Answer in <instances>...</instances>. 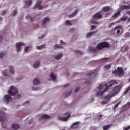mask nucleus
<instances>
[{
  "mask_svg": "<svg viewBox=\"0 0 130 130\" xmlns=\"http://www.w3.org/2000/svg\"><path fill=\"white\" fill-rule=\"evenodd\" d=\"M113 86V82L110 81L107 83H105V85L103 84H101L99 85V86H98V88L100 90H101L103 88H104V87H105V89L104 90L102 91V92H98L96 93L95 95L96 97H98L99 96H102L105 92H106L108 90V89Z\"/></svg>",
  "mask_w": 130,
  "mask_h": 130,
  "instance_id": "1",
  "label": "nucleus"
},
{
  "mask_svg": "<svg viewBox=\"0 0 130 130\" xmlns=\"http://www.w3.org/2000/svg\"><path fill=\"white\" fill-rule=\"evenodd\" d=\"M114 74L115 75V77L121 78L124 76V70H123L122 67H118L117 69L114 70Z\"/></svg>",
  "mask_w": 130,
  "mask_h": 130,
  "instance_id": "2",
  "label": "nucleus"
},
{
  "mask_svg": "<svg viewBox=\"0 0 130 130\" xmlns=\"http://www.w3.org/2000/svg\"><path fill=\"white\" fill-rule=\"evenodd\" d=\"M110 47L109 43L107 42H102L98 43L96 47L94 48H97L98 50H102L104 48H109Z\"/></svg>",
  "mask_w": 130,
  "mask_h": 130,
  "instance_id": "3",
  "label": "nucleus"
},
{
  "mask_svg": "<svg viewBox=\"0 0 130 130\" xmlns=\"http://www.w3.org/2000/svg\"><path fill=\"white\" fill-rule=\"evenodd\" d=\"M18 93V90L16 88V86H12L10 87V89L8 91V94L10 96H16V95Z\"/></svg>",
  "mask_w": 130,
  "mask_h": 130,
  "instance_id": "4",
  "label": "nucleus"
},
{
  "mask_svg": "<svg viewBox=\"0 0 130 130\" xmlns=\"http://www.w3.org/2000/svg\"><path fill=\"white\" fill-rule=\"evenodd\" d=\"M41 4L42 2L41 1H37V2H36V4L35 5V7L32 8V9H38V10H43L44 9V7L41 5Z\"/></svg>",
  "mask_w": 130,
  "mask_h": 130,
  "instance_id": "5",
  "label": "nucleus"
},
{
  "mask_svg": "<svg viewBox=\"0 0 130 130\" xmlns=\"http://www.w3.org/2000/svg\"><path fill=\"white\" fill-rule=\"evenodd\" d=\"M102 18H103V15H102L101 12L100 11L93 15V19L94 20H101Z\"/></svg>",
  "mask_w": 130,
  "mask_h": 130,
  "instance_id": "6",
  "label": "nucleus"
},
{
  "mask_svg": "<svg viewBox=\"0 0 130 130\" xmlns=\"http://www.w3.org/2000/svg\"><path fill=\"white\" fill-rule=\"evenodd\" d=\"M6 120V116L3 111H0V122H2V125L3 126V122Z\"/></svg>",
  "mask_w": 130,
  "mask_h": 130,
  "instance_id": "7",
  "label": "nucleus"
},
{
  "mask_svg": "<svg viewBox=\"0 0 130 130\" xmlns=\"http://www.w3.org/2000/svg\"><path fill=\"white\" fill-rule=\"evenodd\" d=\"M3 101L5 103L9 104V102L12 101V97L9 95H5Z\"/></svg>",
  "mask_w": 130,
  "mask_h": 130,
  "instance_id": "8",
  "label": "nucleus"
},
{
  "mask_svg": "<svg viewBox=\"0 0 130 130\" xmlns=\"http://www.w3.org/2000/svg\"><path fill=\"white\" fill-rule=\"evenodd\" d=\"M25 44L22 42H19L18 43H16L15 45V47L16 48V51L17 52H19L21 50V46H24Z\"/></svg>",
  "mask_w": 130,
  "mask_h": 130,
  "instance_id": "9",
  "label": "nucleus"
},
{
  "mask_svg": "<svg viewBox=\"0 0 130 130\" xmlns=\"http://www.w3.org/2000/svg\"><path fill=\"white\" fill-rule=\"evenodd\" d=\"M71 114L68 115V116H67V117H62V116H58V119L59 120L62 121H64V122H66L68 121V120L69 118H70V117H71Z\"/></svg>",
  "mask_w": 130,
  "mask_h": 130,
  "instance_id": "10",
  "label": "nucleus"
},
{
  "mask_svg": "<svg viewBox=\"0 0 130 130\" xmlns=\"http://www.w3.org/2000/svg\"><path fill=\"white\" fill-rule=\"evenodd\" d=\"M80 124V122L79 121L75 122L73 123H72V124H71V126H70V128L73 129L77 128Z\"/></svg>",
  "mask_w": 130,
  "mask_h": 130,
  "instance_id": "11",
  "label": "nucleus"
},
{
  "mask_svg": "<svg viewBox=\"0 0 130 130\" xmlns=\"http://www.w3.org/2000/svg\"><path fill=\"white\" fill-rule=\"evenodd\" d=\"M120 88L119 85L114 87V96L116 95V94L120 92Z\"/></svg>",
  "mask_w": 130,
  "mask_h": 130,
  "instance_id": "12",
  "label": "nucleus"
},
{
  "mask_svg": "<svg viewBox=\"0 0 130 130\" xmlns=\"http://www.w3.org/2000/svg\"><path fill=\"white\" fill-rule=\"evenodd\" d=\"M110 10H111V7H110L109 6H106L102 8V11L103 12H108Z\"/></svg>",
  "mask_w": 130,
  "mask_h": 130,
  "instance_id": "13",
  "label": "nucleus"
},
{
  "mask_svg": "<svg viewBox=\"0 0 130 130\" xmlns=\"http://www.w3.org/2000/svg\"><path fill=\"white\" fill-rule=\"evenodd\" d=\"M50 22V18L49 17H45L43 21V25H46L47 23Z\"/></svg>",
  "mask_w": 130,
  "mask_h": 130,
  "instance_id": "14",
  "label": "nucleus"
},
{
  "mask_svg": "<svg viewBox=\"0 0 130 130\" xmlns=\"http://www.w3.org/2000/svg\"><path fill=\"white\" fill-rule=\"evenodd\" d=\"M51 118V116L46 114H44L42 115V116H41V117L40 118V120H43V119H49Z\"/></svg>",
  "mask_w": 130,
  "mask_h": 130,
  "instance_id": "15",
  "label": "nucleus"
},
{
  "mask_svg": "<svg viewBox=\"0 0 130 130\" xmlns=\"http://www.w3.org/2000/svg\"><path fill=\"white\" fill-rule=\"evenodd\" d=\"M130 9V5L128 6L123 5L120 7V10H129Z\"/></svg>",
  "mask_w": 130,
  "mask_h": 130,
  "instance_id": "16",
  "label": "nucleus"
},
{
  "mask_svg": "<svg viewBox=\"0 0 130 130\" xmlns=\"http://www.w3.org/2000/svg\"><path fill=\"white\" fill-rule=\"evenodd\" d=\"M33 84L34 85H37L40 84V80L38 78H35V80H34Z\"/></svg>",
  "mask_w": 130,
  "mask_h": 130,
  "instance_id": "17",
  "label": "nucleus"
},
{
  "mask_svg": "<svg viewBox=\"0 0 130 130\" xmlns=\"http://www.w3.org/2000/svg\"><path fill=\"white\" fill-rule=\"evenodd\" d=\"M12 128L13 129L17 130L20 128V126L19 124H12Z\"/></svg>",
  "mask_w": 130,
  "mask_h": 130,
  "instance_id": "18",
  "label": "nucleus"
},
{
  "mask_svg": "<svg viewBox=\"0 0 130 130\" xmlns=\"http://www.w3.org/2000/svg\"><path fill=\"white\" fill-rule=\"evenodd\" d=\"M78 10L77 9L75 10V12H74L73 13H72L71 15H69V17L70 18H73L74 16H76V15L78 14Z\"/></svg>",
  "mask_w": 130,
  "mask_h": 130,
  "instance_id": "19",
  "label": "nucleus"
},
{
  "mask_svg": "<svg viewBox=\"0 0 130 130\" xmlns=\"http://www.w3.org/2000/svg\"><path fill=\"white\" fill-rule=\"evenodd\" d=\"M97 32V30L93 32H89L86 34V38H89L91 36L93 35V34H94Z\"/></svg>",
  "mask_w": 130,
  "mask_h": 130,
  "instance_id": "20",
  "label": "nucleus"
},
{
  "mask_svg": "<svg viewBox=\"0 0 130 130\" xmlns=\"http://www.w3.org/2000/svg\"><path fill=\"white\" fill-rule=\"evenodd\" d=\"M40 64V61L38 60L36 62H35V63H34V68H39Z\"/></svg>",
  "mask_w": 130,
  "mask_h": 130,
  "instance_id": "21",
  "label": "nucleus"
},
{
  "mask_svg": "<svg viewBox=\"0 0 130 130\" xmlns=\"http://www.w3.org/2000/svg\"><path fill=\"white\" fill-rule=\"evenodd\" d=\"M111 126V124L104 125V126H103V130H108V129H109Z\"/></svg>",
  "mask_w": 130,
  "mask_h": 130,
  "instance_id": "22",
  "label": "nucleus"
},
{
  "mask_svg": "<svg viewBox=\"0 0 130 130\" xmlns=\"http://www.w3.org/2000/svg\"><path fill=\"white\" fill-rule=\"evenodd\" d=\"M62 57V54H58L55 57V59L59 60Z\"/></svg>",
  "mask_w": 130,
  "mask_h": 130,
  "instance_id": "23",
  "label": "nucleus"
},
{
  "mask_svg": "<svg viewBox=\"0 0 130 130\" xmlns=\"http://www.w3.org/2000/svg\"><path fill=\"white\" fill-rule=\"evenodd\" d=\"M113 96H114V94L113 93H112V94H108L107 95H106V96H104V98L106 100H108V99H110L111 98H112Z\"/></svg>",
  "mask_w": 130,
  "mask_h": 130,
  "instance_id": "24",
  "label": "nucleus"
},
{
  "mask_svg": "<svg viewBox=\"0 0 130 130\" xmlns=\"http://www.w3.org/2000/svg\"><path fill=\"white\" fill-rule=\"evenodd\" d=\"M46 45L45 44L42 45L41 46H37L36 48L38 50H42L43 48H45Z\"/></svg>",
  "mask_w": 130,
  "mask_h": 130,
  "instance_id": "25",
  "label": "nucleus"
},
{
  "mask_svg": "<svg viewBox=\"0 0 130 130\" xmlns=\"http://www.w3.org/2000/svg\"><path fill=\"white\" fill-rule=\"evenodd\" d=\"M25 18L26 19H30V22H33L35 20V18L34 17H31L29 15H26Z\"/></svg>",
  "mask_w": 130,
  "mask_h": 130,
  "instance_id": "26",
  "label": "nucleus"
},
{
  "mask_svg": "<svg viewBox=\"0 0 130 130\" xmlns=\"http://www.w3.org/2000/svg\"><path fill=\"white\" fill-rule=\"evenodd\" d=\"M32 2L31 0L25 1V5L28 7H30L31 5Z\"/></svg>",
  "mask_w": 130,
  "mask_h": 130,
  "instance_id": "27",
  "label": "nucleus"
},
{
  "mask_svg": "<svg viewBox=\"0 0 130 130\" xmlns=\"http://www.w3.org/2000/svg\"><path fill=\"white\" fill-rule=\"evenodd\" d=\"M50 77L51 78L52 81H55V80H56V76L53 73H50Z\"/></svg>",
  "mask_w": 130,
  "mask_h": 130,
  "instance_id": "28",
  "label": "nucleus"
},
{
  "mask_svg": "<svg viewBox=\"0 0 130 130\" xmlns=\"http://www.w3.org/2000/svg\"><path fill=\"white\" fill-rule=\"evenodd\" d=\"M111 65L110 64H108L107 65H105L104 67V69H105V70H108L110 68H111Z\"/></svg>",
  "mask_w": 130,
  "mask_h": 130,
  "instance_id": "29",
  "label": "nucleus"
},
{
  "mask_svg": "<svg viewBox=\"0 0 130 130\" xmlns=\"http://www.w3.org/2000/svg\"><path fill=\"white\" fill-rule=\"evenodd\" d=\"M7 71H8L7 70H5L3 71V72H2V75L5 77L8 76Z\"/></svg>",
  "mask_w": 130,
  "mask_h": 130,
  "instance_id": "30",
  "label": "nucleus"
},
{
  "mask_svg": "<svg viewBox=\"0 0 130 130\" xmlns=\"http://www.w3.org/2000/svg\"><path fill=\"white\" fill-rule=\"evenodd\" d=\"M129 90H130V86L127 87V89H126V90H125V92H124L123 95H125L127 93H128V91Z\"/></svg>",
  "mask_w": 130,
  "mask_h": 130,
  "instance_id": "31",
  "label": "nucleus"
},
{
  "mask_svg": "<svg viewBox=\"0 0 130 130\" xmlns=\"http://www.w3.org/2000/svg\"><path fill=\"white\" fill-rule=\"evenodd\" d=\"M54 48L56 49H62V46L56 44L55 46H54Z\"/></svg>",
  "mask_w": 130,
  "mask_h": 130,
  "instance_id": "32",
  "label": "nucleus"
},
{
  "mask_svg": "<svg viewBox=\"0 0 130 130\" xmlns=\"http://www.w3.org/2000/svg\"><path fill=\"white\" fill-rule=\"evenodd\" d=\"M120 11H119L117 13L114 14V18H116L117 17L120 16Z\"/></svg>",
  "mask_w": 130,
  "mask_h": 130,
  "instance_id": "33",
  "label": "nucleus"
},
{
  "mask_svg": "<svg viewBox=\"0 0 130 130\" xmlns=\"http://www.w3.org/2000/svg\"><path fill=\"white\" fill-rule=\"evenodd\" d=\"M93 75V72H90L88 74H86V77H90Z\"/></svg>",
  "mask_w": 130,
  "mask_h": 130,
  "instance_id": "34",
  "label": "nucleus"
},
{
  "mask_svg": "<svg viewBox=\"0 0 130 130\" xmlns=\"http://www.w3.org/2000/svg\"><path fill=\"white\" fill-rule=\"evenodd\" d=\"M9 71L13 75L15 73V72H14V69L13 68V67L10 66V70H9Z\"/></svg>",
  "mask_w": 130,
  "mask_h": 130,
  "instance_id": "35",
  "label": "nucleus"
},
{
  "mask_svg": "<svg viewBox=\"0 0 130 130\" xmlns=\"http://www.w3.org/2000/svg\"><path fill=\"white\" fill-rule=\"evenodd\" d=\"M128 19V18L127 17H121V18L120 19V21H125Z\"/></svg>",
  "mask_w": 130,
  "mask_h": 130,
  "instance_id": "36",
  "label": "nucleus"
},
{
  "mask_svg": "<svg viewBox=\"0 0 130 130\" xmlns=\"http://www.w3.org/2000/svg\"><path fill=\"white\" fill-rule=\"evenodd\" d=\"M90 50H91V51H93V52H96L97 51L99 50L96 48L93 47L92 49H90Z\"/></svg>",
  "mask_w": 130,
  "mask_h": 130,
  "instance_id": "37",
  "label": "nucleus"
},
{
  "mask_svg": "<svg viewBox=\"0 0 130 130\" xmlns=\"http://www.w3.org/2000/svg\"><path fill=\"white\" fill-rule=\"evenodd\" d=\"M125 37L126 38H129L130 37V32H127L126 33H125Z\"/></svg>",
  "mask_w": 130,
  "mask_h": 130,
  "instance_id": "38",
  "label": "nucleus"
},
{
  "mask_svg": "<svg viewBox=\"0 0 130 130\" xmlns=\"http://www.w3.org/2000/svg\"><path fill=\"white\" fill-rule=\"evenodd\" d=\"M75 52L78 54H80V55H83V53L81 51H75Z\"/></svg>",
  "mask_w": 130,
  "mask_h": 130,
  "instance_id": "39",
  "label": "nucleus"
},
{
  "mask_svg": "<svg viewBox=\"0 0 130 130\" xmlns=\"http://www.w3.org/2000/svg\"><path fill=\"white\" fill-rule=\"evenodd\" d=\"M66 23L67 25H71V23L70 20H67Z\"/></svg>",
  "mask_w": 130,
  "mask_h": 130,
  "instance_id": "40",
  "label": "nucleus"
},
{
  "mask_svg": "<svg viewBox=\"0 0 130 130\" xmlns=\"http://www.w3.org/2000/svg\"><path fill=\"white\" fill-rule=\"evenodd\" d=\"M16 14H17V11L16 9L14 10V12H13V16H16Z\"/></svg>",
  "mask_w": 130,
  "mask_h": 130,
  "instance_id": "41",
  "label": "nucleus"
},
{
  "mask_svg": "<svg viewBox=\"0 0 130 130\" xmlns=\"http://www.w3.org/2000/svg\"><path fill=\"white\" fill-rule=\"evenodd\" d=\"M21 98V94H18L15 96V100H18L19 98Z\"/></svg>",
  "mask_w": 130,
  "mask_h": 130,
  "instance_id": "42",
  "label": "nucleus"
},
{
  "mask_svg": "<svg viewBox=\"0 0 130 130\" xmlns=\"http://www.w3.org/2000/svg\"><path fill=\"white\" fill-rule=\"evenodd\" d=\"M71 91H70V92L67 93L66 98H67L68 96H71Z\"/></svg>",
  "mask_w": 130,
  "mask_h": 130,
  "instance_id": "43",
  "label": "nucleus"
},
{
  "mask_svg": "<svg viewBox=\"0 0 130 130\" xmlns=\"http://www.w3.org/2000/svg\"><path fill=\"white\" fill-rule=\"evenodd\" d=\"M122 27L121 26H117L114 28V30H116L117 29H121Z\"/></svg>",
  "mask_w": 130,
  "mask_h": 130,
  "instance_id": "44",
  "label": "nucleus"
},
{
  "mask_svg": "<svg viewBox=\"0 0 130 130\" xmlns=\"http://www.w3.org/2000/svg\"><path fill=\"white\" fill-rule=\"evenodd\" d=\"M60 45H66V43L65 42H63L62 40H60Z\"/></svg>",
  "mask_w": 130,
  "mask_h": 130,
  "instance_id": "45",
  "label": "nucleus"
},
{
  "mask_svg": "<svg viewBox=\"0 0 130 130\" xmlns=\"http://www.w3.org/2000/svg\"><path fill=\"white\" fill-rule=\"evenodd\" d=\"M30 48V47H26L24 48V52H27L28 49Z\"/></svg>",
  "mask_w": 130,
  "mask_h": 130,
  "instance_id": "46",
  "label": "nucleus"
},
{
  "mask_svg": "<svg viewBox=\"0 0 130 130\" xmlns=\"http://www.w3.org/2000/svg\"><path fill=\"white\" fill-rule=\"evenodd\" d=\"M4 56V53L3 52L0 53V58H3Z\"/></svg>",
  "mask_w": 130,
  "mask_h": 130,
  "instance_id": "47",
  "label": "nucleus"
},
{
  "mask_svg": "<svg viewBox=\"0 0 130 130\" xmlns=\"http://www.w3.org/2000/svg\"><path fill=\"white\" fill-rule=\"evenodd\" d=\"M130 129V125H128L127 127H125V128H123V130H129Z\"/></svg>",
  "mask_w": 130,
  "mask_h": 130,
  "instance_id": "48",
  "label": "nucleus"
},
{
  "mask_svg": "<svg viewBox=\"0 0 130 130\" xmlns=\"http://www.w3.org/2000/svg\"><path fill=\"white\" fill-rule=\"evenodd\" d=\"M109 58H104L103 60L105 61L108 62L109 61Z\"/></svg>",
  "mask_w": 130,
  "mask_h": 130,
  "instance_id": "49",
  "label": "nucleus"
},
{
  "mask_svg": "<svg viewBox=\"0 0 130 130\" xmlns=\"http://www.w3.org/2000/svg\"><path fill=\"white\" fill-rule=\"evenodd\" d=\"M128 50V47H125L124 48V52H126Z\"/></svg>",
  "mask_w": 130,
  "mask_h": 130,
  "instance_id": "50",
  "label": "nucleus"
},
{
  "mask_svg": "<svg viewBox=\"0 0 130 130\" xmlns=\"http://www.w3.org/2000/svg\"><path fill=\"white\" fill-rule=\"evenodd\" d=\"M120 102H119L118 103H117L115 106H114V108H116L118 107V106L120 105Z\"/></svg>",
  "mask_w": 130,
  "mask_h": 130,
  "instance_id": "51",
  "label": "nucleus"
},
{
  "mask_svg": "<svg viewBox=\"0 0 130 130\" xmlns=\"http://www.w3.org/2000/svg\"><path fill=\"white\" fill-rule=\"evenodd\" d=\"M78 91H79V87H77V88L75 89V92L77 93Z\"/></svg>",
  "mask_w": 130,
  "mask_h": 130,
  "instance_id": "52",
  "label": "nucleus"
},
{
  "mask_svg": "<svg viewBox=\"0 0 130 130\" xmlns=\"http://www.w3.org/2000/svg\"><path fill=\"white\" fill-rule=\"evenodd\" d=\"M96 27V26L95 25H91V30H93L94 29H95Z\"/></svg>",
  "mask_w": 130,
  "mask_h": 130,
  "instance_id": "53",
  "label": "nucleus"
},
{
  "mask_svg": "<svg viewBox=\"0 0 130 130\" xmlns=\"http://www.w3.org/2000/svg\"><path fill=\"white\" fill-rule=\"evenodd\" d=\"M93 24H99V22L94 21H93Z\"/></svg>",
  "mask_w": 130,
  "mask_h": 130,
  "instance_id": "54",
  "label": "nucleus"
},
{
  "mask_svg": "<svg viewBox=\"0 0 130 130\" xmlns=\"http://www.w3.org/2000/svg\"><path fill=\"white\" fill-rule=\"evenodd\" d=\"M107 104V102H105V101L102 102V105H104L105 104Z\"/></svg>",
  "mask_w": 130,
  "mask_h": 130,
  "instance_id": "55",
  "label": "nucleus"
},
{
  "mask_svg": "<svg viewBox=\"0 0 130 130\" xmlns=\"http://www.w3.org/2000/svg\"><path fill=\"white\" fill-rule=\"evenodd\" d=\"M75 31V28H70V32H74Z\"/></svg>",
  "mask_w": 130,
  "mask_h": 130,
  "instance_id": "56",
  "label": "nucleus"
},
{
  "mask_svg": "<svg viewBox=\"0 0 130 130\" xmlns=\"http://www.w3.org/2000/svg\"><path fill=\"white\" fill-rule=\"evenodd\" d=\"M109 15V13H107L105 14V18L107 17Z\"/></svg>",
  "mask_w": 130,
  "mask_h": 130,
  "instance_id": "57",
  "label": "nucleus"
},
{
  "mask_svg": "<svg viewBox=\"0 0 130 130\" xmlns=\"http://www.w3.org/2000/svg\"><path fill=\"white\" fill-rule=\"evenodd\" d=\"M114 24L113 23H112L109 25V27H112V26Z\"/></svg>",
  "mask_w": 130,
  "mask_h": 130,
  "instance_id": "58",
  "label": "nucleus"
},
{
  "mask_svg": "<svg viewBox=\"0 0 130 130\" xmlns=\"http://www.w3.org/2000/svg\"><path fill=\"white\" fill-rule=\"evenodd\" d=\"M85 84H87V85L89 84V81H85Z\"/></svg>",
  "mask_w": 130,
  "mask_h": 130,
  "instance_id": "59",
  "label": "nucleus"
},
{
  "mask_svg": "<svg viewBox=\"0 0 130 130\" xmlns=\"http://www.w3.org/2000/svg\"><path fill=\"white\" fill-rule=\"evenodd\" d=\"M120 29L117 30V34H120Z\"/></svg>",
  "mask_w": 130,
  "mask_h": 130,
  "instance_id": "60",
  "label": "nucleus"
},
{
  "mask_svg": "<svg viewBox=\"0 0 130 130\" xmlns=\"http://www.w3.org/2000/svg\"><path fill=\"white\" fill-rule=\"evenodd\" d=\"M44 37V36H42V37H39V40L42 39Z\"/></svg>",
  "mask_w": 130,
  "mask_h": 130,
  "instance_id": "61",
  "label": "nucleus"
},
{
  "mask_svg": "<svg viewBox=\"0 0 130 130\" xmlns=\"http://www.w3.org/2000/svg\"><path fill=\"white\" fill-rule=\"evenodd\" d=\"M126 106H128V107H130V102L127 103V104H126Z\"/></svg>",
  "mask_w": 130,
  "mask_h": 130,
  "instance_id": "62",
  "label": "nucleus"
},
{
  "mask_svg": "<svg viewBox=\"0 0 130 130\" xmlns=\"http://www.w3.org/2000/svg\"><path fill=\"white\" fill-rule=\"evenodd\" d=\"M3 40V38L2 37V36H0V42Z\"/></svg>",
  "mask_w": 130,
  "mask_h": 130,
  "instance_id": "63",
  "label": "nucleus"
},
{
  "mask_svg": "<svg viewBox=\"0 0 130 130\" xmlns=\"http://www.w3.org/2000/svg\"><path fill=\"white\" fill-rule=\"evenodd\" d=\"M126 14H128L129 15H130V11H127Z\"/></svg>",
  "mask_w": 130,
  "mask_h": 130,
  "instance_id": "64",
  "label": "nucleus"
}]
</instances>
